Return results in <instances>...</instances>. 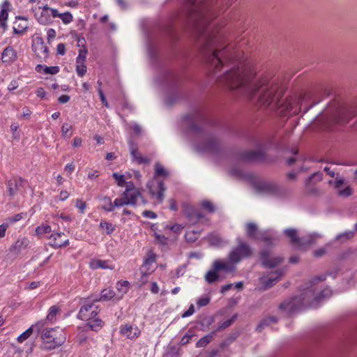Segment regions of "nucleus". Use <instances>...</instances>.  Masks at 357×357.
<instances>
[{
  "mask_svg": "<svg viewBox=\"0 0 357 357\" xmlns=\"http://www.w3.org/2000/svg\"><path fill=\"white\" fill-rule=\"evenodd\" d=\"M129 285V282L126 280L124 281H119L117 282V289L123 293H126L128 289V287Z\"/></svg>",
  "mask_w": 357,
  "mask_h": 357,
  "instance_id": "51",
  "label": "nucleus"
},
{
  "mask_svg": "<svg viewBox=\"0 0 357 357\" xmlns=\"http://www.w3.org/2000/svg\"><path fill=\"white\" fill-rule=\"evenodd\" d=\"M75 207L79 210L80 213L83 214L84 213V210L86 207V202L80 199H76Z\"/></svg>",
  "mask_w": 357,
  "mask_h": 357,
  "instance_id": "49",
  "label": "nucleus"
},
{
  "mask_svg": "<svg viewBox=\"0 0 357 357\" xmlns=\"http://www.w3.org/2000/svg\"><path fill=\"white\" fill-rule=\"evenodd\" d=\"M32 50L39 58L45 59L47 56L48 47L46 46L41 37H36L33 40Z\"/></svg>",
  "mask_w": 357,
  "mask_h": 357,
  "instance_id": "12",
  "label": "nucleus"
},
{
  "mask_svg": "<svg viewBox=\"0 0 357 357\" xmlns=\"http://www.w3.org/2000/svg\"><path fill=\"white\" fill-rule=\"evenodd\" d=\"M193 336H195L194 333L192 331H189L187 333H185V335L182 337L180 341V344L185 345L189 343Z\"/></svg>",
  "mask_w": 357,
  "mask_h": 357,
  "instance_id": "46",
  "label": "nucleus"
},
{
  "mask_svg": "<svg viewBox=\"0 0 357 357\" xmlns=\"http://www.w3.org/2000/svg\"><path fill=\"white\" fill-rule=\"evenodd\" d=\"M100 226L102 229H105V230H106V231H107V234H112V233L114 231V225H113L112 223H110V222H105V221L103 222V221H102V222L100 223Z\"/></svg>",
  "mask_w": 357,
  "mask_h": 357,
  "instance_id": "45",
  "label": "nucleus"
},
{
  "mask_svg": "<svg viewBox=\"0 0 357 357\" xmlns=\"http://www.w3.org/2000/svg\"><path fill=\"white\" fill-rule=\"evenodd\" d=\"M100 200L104 202V204L102 206V208L104 211L107 212H112L114 210V203L112 202V200L109 197H102L100 198Z\"/></svg>",
  "mask_w": 357,
  "mask_h": 357,
  "instance_id": "37",
  "label": "nucleus"
},
{
  "mask_svg": "<svg viewBox=\"0 0 357 357\" xmlns=\"http://www.w3.org/2000/svg\"><path fill=\"white\" fill-rule=\"evenodd\" d=\"M260 260L264 268H272L282 263L284 259L280 257H270L269 251L263 250L260 252Z\"/></svg>",
  "mask_w": 357,
  "mask_h": 357,
  "instance_id": "10",
  "label": "nucleus"
},
{
  "mask_svg": "<svg viewBox=\"0 0 357 357\" xmlns=\"http://www.w3.org/2000/svg\"><path fill=\"white\" fill-rule=\"evenodd\" d=\"M284 270L279 269L275 271L273 273V275L268 278H266L264 276L260 278L259 280L264 286L262 289L266 290L267 289L272 287L278 281V280L284 275Z\"/></svg>",
  "mask_w": 357,
  "mask_h": 357,
  "instance_id": "17",
  "label": "nucleus"
},
{
  "mask_svg": "<svg viewBox=\"0 0 357 357\" xmlns=\"http://www.w3.org/2000/svg\"><path fill=\"white\" fill-rule=\"evenodd\" d=\"M32 10L36 20L42 25L50 24L52 22V18H56L57 15V10L50 8L47 4L34 7Z\"/></svg>",
  "mask_w": 357,
  "mask_h": 357,
  "instance_id": "5",
  "label": "nucleus"
},
{
  "mask_svg": "<svg viewBox=\"0 0 357 357\" xmlns=\"http://www.w3.org/2000/svg\"><path fill=\"white\" fill-rule=\"evenodd\" d=\"M89 266L91 268L95 270L98 268L102 269H114V265L111 264L109 260H101V259H93L90 264Z\"/></svg>",
  "mask_w": 357,
  "mask_h": 357,
  "instance_id": "25",
  "label": "nucleus"
},
{
  "mask_svg": "<svg viewBox=\"0 0 357 357\" xmlns=\"http://www.w3.org/2000/svg\"><path fill=\"white\" fill-rule=\"evenodd\" d=\"M29 240L22 238L17 240L10 248V251L14 253H19L22 250L25 249L29 245Z\"/></svg>",
  "mask_w": 357,
  "mask_h": 357,
  "instance_id": "27",
  "label": "nucleus"
},
{
  "mask_svg": "<svg viewBox=\"0 0 357 357\" xmlns=\"http://www.w3.org/2000/svg\"><path fill=\"white\" fill-rule=\"evenodd\" d=\"M125 195H128V205L135 206L139 199L142 200V204H145L146 203L139 189L134 188H130V185H127L125 190Z\"/></svg>",
  "mask_w": 357,
  "mask_h": 357,
  "instance_id": "15",
  "label": "nucleus"
},
{
  "mask_svg": "<svg viewBox=\"0 0 357 357\" xmlns=\"http://www.w3.org/2000/svg\"><path fill=\"white\" fill-rule=\"evenodd\" d=\"M56 17H59L63 24H69L73 20V15L70 12H65L63 13H59L57 10Z\"/></svg>",
  "mask_w": 357,
  "mask_h": 357,
  "instance_id": "41",
  "label": "nucleus"
},
{
  "mask_svg": "<svg viewBox=\"0 0 357 357\" xmlns=\"http://www.w3.org/2000/svg\"><path fill=\"white\" fill-rule=\"evenodd\" d=\"M213 268L216 271L223 270L227 273L233 272L235 270L233 264H231L229 261L225 262L220 260H216L213 262Z\"/></svg>",
  "mask_w": 357,
  "mask_h": 357,
  "instance_id": "26",
  "label": "nucleus"
},
{
  "mask_svg": "<svg viewBox=\"0 0 357 357\" xmlns=\"http://www.w3.org/2000/svg\"><path fill=\"white\" fill-rule=\"evenodd\" d=\"M98 94H99V96H100V100L102 102V103L106 107H109V103L106 99V97L102 90V89L99 88L98 89Z\"/></svg>",
  "mask_w": 357,
  "mask_h": 357,
  "instance_id": "56",
  "label": "nucleus"
},
{
  "mask_svg": "<svg viewBox=\"0 0 357 357\" xmlns=\"http://www.w3.org/2000/svg\"><path fill=\"white\" fill-rule=\"evenodd\" d=\"M314 178H317V181H321L322 178L321 174L319 172H315L312 174L310 177H308L307 180V184L309 185L310 182Z\"/></svg>",
  "mask_w": 357,
  "mask_h": 357,
  "instance_id": "62",
  "label": "nucleus"
},
{
  "mask_svg": "<svg viewBox=\"0 0 357 357\" xmlns=\"http://www.w3.org/2000/svg\"><path fill=\"white\" fill-rule=\"evenodd\" d=\"M258 240L262 241L268 246H272L277 243L278 238L274 236L268 234L266 231H262Z\"/></svg>",
  "mask_w": 357,
  "mask_h": 357,
  "instance_id": "29",
  "label": "nucleus"
},
{
  "mask_svg": "<svg viewBox=\"0 0 357 357\" xmlns=\"http://www.w3.org/2000/svg\"><path fill=\"white\" fill-rule=\"evenodd\" d=\"M41 326H43V324L40 323V322L37 323L35 325L31 326L26 331H25L20 335L18 336V337H17L18 342H24L31 335L34 328H38L39 329Z\"/></svg>",
  "mask_w": 357,
  "mask_h": 357,
  "instance_id": "32",
  "label": "nucleus"
},
{
  "mask_svg": "<svg viewBox=\"0 0 357 357\" xmlns=\"http://www.w3.org/2000/svg\"><path fill=\"white\" fill-rule=\"evenodd\" d=\"M142 215L144 218H150V219H155L157 218V214L152 211H147V210L144 211L142 212Z\"/></svg>",
  "mask_w": 357,
  "mask_h": 357,
  "instance_id": "57",
  "label": "nucleus"
},
{
  "mask_svg": "<svg viewBox=\"0 0 357 357\" xmlns=\"http://www.w3.org/2000/svg\"><path fill=\"white\" fill-rule=\"evenodd\" d=\"M345 180L343 177L337 176L334 181V187L336 189L340 188L344 184Z\"/></svg>",
  "mask_w": 357,
  "mask_h": 357,
  "instance_id": "55",
  "label": "nucleus"
},
{
  "mask_svg": "<svg viewBox=\"0 0 357 357\" xmlns=\"http://www.w3.org/2000/svg\"><path fill=\"white\" fill-rule=\"evenodd\" d=\"M41 337L46 347L49 349H55L61 346L66 340V336L59 328L45 329L43 331Z\"/></svg>",
  "mask_w": 357,
  "mask_h": 357,
  "instance_id": "4",
  "label": "nucleus"
},
{
  "mask_svg": "<svg viewBox=\"0 0 357 357\" xmlns=\"http://www.w3.org/2000/svg\"><path fill=\"white\" fill-rule=\"evenodd\" d=\"M24 183L25 181L20 176H15L9 179L6 182L8 195L10 197L15 196L20 188L23 187Z\"/></svg>",
  "mask_w": 357,
  "mask_h": 357,
  "instance_id": "13",
  "label": "nucleus"
},
{
  "mask_svg": "<svg viewBox=\"0 0 357 357\" xmlns=\"http://www.w3.org/2000/svg\"><path fill=\"white\" fill-rule=\"evenodd\" d=\"M199 231L195 230H188L186 231L185 238L188 242L193 243L199 237Z\"/></svg>",
  "mask_w": 357,
  "mask_h": 357,
  "instance_id": "39",
  "label": "nucleus"
},
{
  "mask_svg": "<svg viewBox=\"0 0 357 357\" xmlns=\"http://www.w3.org/2000/svg\"><path fill=\"white\" fill-rule=\"evenodd\" d=\"M167 227L175 233H179L181 231V229L183 228V227L179 224H175L172 226Z\"/></svg>",
  "mask_w": 357,
  "mask_h": 357,
  "instance_id": "63",
  "label": "nucleus"
},
{
  "mask_svg": "<svg viewBox=\"0 0 357 357\" xmlns=\"http://www.w3.org/2000/svg\"><path fill=\"white\" fill-rule=\"evenodd\" d=\"M36 234H49L52 231L51 227L47 224H42L36 228Z\"/></svg>",
  "mask_w": 357,
  "mask_h": 357,
  "instance_id": "42",
  "label": "nucleus"
},
{
  "mask_svg": "<svg viewBox=\"0 0 357 357\" xmlns=\"http://www.w3.org/2000/svg\"><path fill=\"white\" fill-rule=\"evenodd\" d=\"M338 195L343 197H348L352 195V189L350 186H347L344 189L339 190Z\"/></svg>",
  "mask_w": 357,
  "mask_h": 357,
  "instance_id": "47",
  "label": "nucleus"
},
{
  "mask_svg": "<svg viewBox=\"0 0 357 357\" xmlns=\"http://www.w3.org/2000/svg\"><path fill=\"white\" fill-rule=\"evenodd\" d=\"M277 321V318L274 316L267 317L260 321V323L257 326L256 330L258 332H261L265 326H268L271 323H275Z\"/></svg>",
  "mask_w": 357,
  "mask_h": 357,
  "instance_id": "36",
  "label": "nucleus"
},
{
  "mask_svg": "<svg viewBox=\"0 0 357 357\" xmlns=\"http://www.w3.org/2000/svg\"><path fill=\"white\" fill-rule=\"evenodd\" d=\"M59 66H46L38 64L36 67V70L40 73L56 75L59 72Z\"/></svg>",
  "mask_w": 357,
  "mask_h": 357,
  "instance_id": "28",
  "label": "nucleus"
},
{
  "mask_svg": "<svg viewBox=\"0 0 357 357\" xmlns=\"http://www.w3.org/2000/svg\"><path fill=\"white\" fill-rule=\"evenodd\" d=\"M331 295L332 291L328 288H325L317 293L314 289L307 288L305 294L299 297H295L290 301H284L280 305L279 307L291 314L303 307L312 305L314 302H318L323 298H329Z\"/></svg>",
  "mask_w": 357,
  "mask_h": 357,
  "instance_id": "2",
  "label": "nucleus"
},
{
  "mask_svg": "<svg viewBox=\"0 0 357 357\" xmlns=\"http://www.w3.org/2000/svg\"><path fill=\"white\" fill-rule=\"evenodd\" d=\"M354 116V112L348 109H340L335 118V121L341 124L347 123Z\"/></svg>",
  "mask_w": 357,
  "mask_h": 357,
  "instance_id": "21",
  "label": "nucleus"
},
{
  "mask_svg": "<svg viewBox=\"0 0 357 357\" xmlns=\"http://www.w3.org/2000/svg\"><path fill=\"white\" fill-rule=\"evenodd\" d=\"M195 312V307H194V305L193 304H191L188 308V310H186L185 312H184L182 314H181V317L182 318H185V317H190L191 315H192Z\"/></svg>",
  "mask_w": 357,
  "mask_h": 357,
  "instance_id": "58",
  "label": "nucleus"
},
{
  "mask_svg": "<svg viewBox=\"0 0 357 357\" xmlns=\"http://www.w3.org/2000/svg\"><path fill=\"white\" fill-rule=\"evenodd\" d=\"M50 245L54 248H59L67 246L69 244V240L64 232H56L50 236Z\"/></svg>",
  "mask_w": 357,
  "mask_h": 357,
  "instance_id": "11",
  "label": "nucleus"
},
{
  "mask_svg": "<svg viewBox=\"0 0 357 357\" xmlns=\"http://www.w3.org/2000/svg\"><path fill=\"white\" fill-rule=\"evenodd\" d=\"M72 135V126L68 123H64L61 126V136L63 138L69 139Z\"/></svg>",
  "mask_w": 357,
  "mask_h": 357,
  "instance_id": "38",
  "label": "nucleus"
},
{
  "mask_svg": "<svg viewBox=\"0 0 357 357\" xmlns=\"http://www.w3.org/2000/svg\"><path fill=\"white\" fill-rule=\"evenodd\" d=\"M169 354L172 357H180L181 354L179 353V350L176 349L175 347H172L171 348V351L169 352Z\"/></svg>",
  "mask_w": 357,
  "mask_h": 357,
  "instance_id": "64",
  "label": "nucleus"
},
{
  "mask_svg": "<svg viewBox=\"0 0 357 357\" xmlns=\"http://www.w3.org/2000/svg\"><path fill=\"white\" fill-rule=\"evenodd\" d=\"M211 298L209 296H204L202 298H199L197 301V304L199 307H204L206 306L210 303Z\"/></svg>",
  "mask_w": 357,
  "mask_h": 357,
  "instance_id": "52",
  "label": "nucleus"
},
{
  "mask_svg": "<svg viewBox=\"0 0 357 357\" xmlns=\"http://www.w3.org/2000/svg\"><path fill=\"white\" fill-rule=\"evenodd\" d=\"M245 233L248 238L252 240H258L262 231L259 230L258 225L255 222H248L245 226Z\"/></svg>",
  "mask_w": 357,
  "mask_h": 357,
  "instance_id": "22",
  "label": "nucleus"
},
{
  "mask_svg": "<svg viewBox=\"0 0 357 357\" xmlns=\"http://www.w3.org/2000/svg\"><path fill=\"white\" fill-rule=\"evenodd\" d=\"M150 194L155 197L159 202H162L164 199V193L166 190V187L162 181H159L157 186L155 188L152 185H149Z\"/></svg>",
  "mask_w": 357,
  "mask_h": 357,
  "instance_id": "19",
  "label": "nucleus"
},
{
  "mask_svg": "<svg viewBox=\"0 0 357 357\" xmlns=\"http://www.w3.org/2000/svg\"><path fill=\"white\" fill-rule=\"evenodd\" d=\"M195 149L199 152L215 153L220 150V144L216 139L207 136L203 142L196 144Z\"/></svg>",
  "mask_w": 357,
  "mask_h": 357,
  "instance_id": "7",
  "label": "nucleus"
},
{
  "mask_svg": "<svg viewBox=\"0 0 357 357\" xmlns=\"http://www.w3.org/2000/svg\"><path fill=\"white\" fill-rule=\"evenodd\" d=\"M284 233L289 238L290 243L294 246L301 247L311 243V241H307L304 238H299L296 229L294 228L286 229Z\"/></svg>",
  "mask_w": 357,
  "mask_h": 357,
  "instance_id": "14",
  "label": "nucleus"
},
{
  "mask_svg": "<svg viewBox=\"0 0 357 357\" xmlns=\"http://www.w3.org/2000/svg\"><path fill=\"white\" fill-rule=\"evenodd\" d=\"M215 334V331H213L211 333L206 335L205 336L200 338L196 343V347H205L208 344H209L212 341Z\"/></svg>",
  "mask_w": 357,
  "mask_h": 357,
  "instance_id": "30",
  "label": "nucleus"
},
{
  "mask_svg": "<svg viewBox=\"0 0 357 357\" xmlns=\"http://www.w3.org/2000/svg\"><path fill=\"white\" fill-rule=\"evenodd\" d=\"M354 236V231H347L337 236V239L344 238L346 240L351 239Z\"/></svg>",
  "mask_w": 357,
  "mask_h": 357,
  "instance_id": "50",
  "label": "nucleus"
},
{
  "mask_svg": "<svg viewBox=\"0 0 357 357\" xmlns=\"http://www.w3.org/2000/svg\"><path fill=\"white\" fill-rule=\"evenodd\" d=\"M22 218H23V213H17L12 217H9L8 218V221L10 223H14V222H16L20 220Z\"/></svg>",
  "mask_w": 357,
  "mask_h": 357,
  "instance_id": "59",
  "label": "nucleus"
},
{
  "mask_svg": "<svg viewBox=\"0 0 357 357\" xmlns=\"http://www.w3.org/2000/svg\"><path fill=\"white\" fill-rule=\"evenodd\" d=\"M236 317L237 315L235 314L234 315L231 319H229L225 321H223L222 323H221L217 328L216 331H215V332L217 331H220L222 329H225L227 327H229V326H231L232 324V323H234V321H235V319H236Z\"/></svg>",
  "mask_w": 357,
  "mask_h": 357,
  "instance_id": "43",
  "label": "nucleus"
},
{
  "mask_svg": "<svg viewBox=\"0 0 357 357\" xmlns=\"http://www.w3.org/2000/svg\"><path fill=\"white\" fill-rule=\"evenodd\" d=\"M236 241L237 245L232 249L228 256L229 262L233 264L239 263L243 259L250 258L253 255L252 248L241 237H237Z\"/></svg>",
  "mask_w": 357,
  "mask_h": 357,
  "instance_id": "3",
  "label": "nucleus"
},
{
  "mask_svg": "<svg viewBox=\"0 0 357 357\" xmlns=\"http://www.w3.org/2000/svg\"><path fill=\"white\" fill-rule=\"evenodd\" d=\"M56 52L58 54L64 55L66 54V45L63 43H59L56 46Z\"/></svg>",
  "mask_w": 357,
  "mask_h": 357,
  "instance_id": "60",
  "label": "nucleus"
},
{
  "mask_svg": "<svg viewBox=\"0 0 357 357\" xmlns=\"http://www.w3.org/2000/svg\"><path fill=\"white\" fill-rule=\"evenodd\" d=\"M98 313L99 310L97 305L89 300H84L77 314V318L85 321L97 317Z\"/></svg>",
  "mask_w": 357,
  "mask_h": 357,
  "instance_id": "6",
  "label": "nucleus"
},
{
  "mask_svg": "<svg viewBox=\"0 0 357 357\" xmlns=\"http://www.w3.org/2000/svg\"><path fill=\"white\" fill-rule=\"evenodd\" d=\"M113 177L116 180L117 185L120 187L123 186L125 183L124 175L118 173H113Z\"/></svg>",
  "mask_w": 357,
  "mask_h": 357,
  "instance_id": "48",
  "label": "nucleus"
},
{
  "mask_svg": "<svg viewBox=\"0 0 357 357\" xmlns=\"http://www.w3.org/2000/svg\"><path fill=\"white\" fill-rule=\"evenodd\" d=\"M255 188L259 192L274 196H282L284 193V190L274 182H259L256 184Z\"/></svg>",
  "mask_w": 357,
  "mask_h": 357,
  "instance_id": "8",
  "label": "nucleus"
},
{
  "mask_svg": "<svg viewBox=\"0 0 357 357\" xmlns=\"http://www.w3.org/2000/svg\"><path fill=\"white\" fill-rule=\"evenodd\" d=\"M185 1L191 6L190 17L206 62L217 71L227 68L218 77L220 83L247 96L259 108L277 109L280 115H285L287 112L297 114L301 110L303 98L282 99L284 87L278 77L264 75L255 80L256 70L254 68L238 63L242 51L235 44L227 43L221 33L208 27L215 10L220 6L222 10L227 8L231 4L230 0H218L215 8L208 4L195 5L197 0Z\"/></svg>",
  "mask_w": 357,
  "mask_h": 357,
  "instance_id": "1",
  "label": "nucleus"
},
{
  "mask_svg": "<svg viewBox=\"0 0 357 357\" xmlns=\"http://www.w3.org/2000/svg\"><path fill=\"white\" fill-rule=\"evenodd\" d=\"M202 206L208 211L211 213H213L215 211V207L213 204L210 201H204L202 202Z\"/></svg>",
  "mask_w": 357,
  "mask_h": 357,
  "instance_id": "53",
  "label": "nucleus"
},
{
  "mask_svg": "<svg viewBox=\"0 0 357 357\" xmlns=\"http://www.w3.org/2000/svg\"><path fill=\"white\" fill-rule=\"evenodd\" d=\"M0 12V26L4 30L7 28L6 21L8 16V10L10 8V3L8 0H5L1 4Z\"/></svg>",
  "mask_w": 357,
  "mask_h": 357,
  "instance_id": "24",
  "label": "nucleus"
},
{
  "mask_svg": "<svg viewBox=\"0 0 357 357\" xmlns=\"http://www.w3.org/2000/svg\"><path fill=\"white\" fill-rule=\"evenodd\" d=\"M204 278L209 284L217 282L220 280L219 271L213 268V270L209 271L206 273Z\"/></svg>",
  "mask_w": 357,
  "mask_h": 357,
  "instance_id": "35",
  "label": "nucleus"
},
{
  "mask_svg": "<svg viewBox=\"0 0 357 357\" xmlns=\"http://www.w3.org/2000/svg\"><path fill=\"white\" fill-rule=\"evenodd\" d=\"M120 333L129 339H136L140 335L141 331L137 327L133 328L130 324H125L121 326Z\"/></svg>",
  "mask_w": 357,
  "mask_h": 357,
  "instance_id": "20",
  "label": "nucleus"
},
{
  "mask_svg": "<svg viewBox=\"0 0 357 357\" xmlns=\"http://www.w3.org/2000/svg\"><path fill=\"white\" fill-rule=\"evenodd\" d=\"M17 59V52L11 46L6 47L1 54V60L3 63L10 64Z\"/></svg>",
  "mask_w": 357,
  "mask_h": 357,
  "instance_id": "23",
  "label": "nucleus"
},
{
  "mask_svg": "<svg viewBox=\"0 0 357 357\" xmlns=\"http://www.w3.org/2000/svg\"><path fill=\"white\" fill-rule=\"evenodd\" d=\"M241 158L245 162H264L266 160L265 151L263 148H259L257 150L244 151L241 153Z\"/></svg>",
  "mask_w": 357,
  "mask_h": 357,
  "instance_id": "9",
  "label": "nucleus"
},
{
  "mask_svg": "<svg viewBox=\"0 0 357 357\" xmlns=\"http://www.w3.org/2000/svg\"><path fill=\"white\" fill-rule=\"evenodd\" d=\"M129 149L133 160L138 164H149L151 160L142 155L139 151L137 146L133 142H129Z\"/></svg>",
  "mask_w": 357,
  "mask_h": 357,
  "instance_id": "18",
  "label": "nucleus"
},
{
  "mask_svg": "<svg viewBox=\"0 0 357 357\" xmlns=\"http://www.w3.org/2000/svg\"><path fill=\"white\" fill-rule=\"evenodd\" d=\"M326 279V276L325 275H320V276H316L315 278H314L313 279H312L310 281V288L312 287V286L317 282H319V281H324Z\"/></svg>",
  "mask_w": 357,
  "mask_h": 357,
  "instance_id": "61",
  "label": "nucleus"
},
{
  "mask_svg": "<svg viewBox=\"0 0 357 357\" xmlns=\"http://www.w3.org/2000/svg\"><path fill=\"white\" fill-rule=\"evenodd\" d=\"M115 296V292L113 291V289L110 288H106L102 290L100 293V298L99 299H94L93 302H97L100 300L103 301H109L114 298Z\"/></svg>",
  "mask_w": 357,
  "mask_h": 357,
  "instance_id": "34",
  "label": "nucleus"
},
{
  "mask_svg": "<svg viewBox=\"0 0 357 357\" xmlns=\"http://www.w3.org/2000/svg\"><path fill=\"white\" fill-rule=\"evenodd\" d=\"M155 176L167 177L169 176V172L161 164L156 162L155 164Z\"/></svg>",
  "mask_w": 357,
  "mask_h": 357,
  "instance_id": "40",
  "label": "nucleus"
},
{
  "mask_svg": "<svg viewBox=\"0 0 357 357\" xmlns=\"http://www.w3.org/2000/svg\"><path fill=\"white\" fill-rule=\"evenodd\" d=\"M231 174L236 177H238V178H244V179H247L249 181H251L252 182L255 179V176L251 174H248V173H245L243 172L242 170L239 169H234L231 171Z\"/></svg>",
  "mask_w": 357,
  "mask_h": 357,
  "instance_id": "33",
  "label": "nucleus"
},
{
  "mask_svg": "<svg viewBox=\"0 0 357 357\" xmlns=\"http://www.w3.org/2000/svg\"><path fill=\"white\" fill-rule=\"evenodd\" d=\"M87 50L86 49L79 50L78 56L76 58V72L79 77H83L86 73V66L85 61Z\"/></svg>",
  "mask_w": 357,
  "mask_h": 357,
  "instance_id": "16",
  "label": "nucleus"
},
{
  "mask_svg": "<svg viewBox=\"0 0 357 357\" xmlns=\"http://www.w3.org/2000/svg\"><path fill=\"white\" fill-rule=\"evenodd\" d=\"M155 261V256L154 255H149L147 258L144 261L142 268H145L149 264L154 263Z\"/></svg>",
  "mask_w": 357,
  "mask_h": 357,
  "instance_id": "54",
  "label": "nucleus"
},
{
  "mask_svg": "<svg viewBox=\"0 0 357 357\" xmlns=\"http://www.w3.org/2000/svg\"><path fill=\"white\" fill-rule=\"evenodd\" d=\"M59 312V307L56 305L52 306L49 312L47 315V319L49 321H52L55 319L56 315L57 312Z\"/></svg>",
  "mask_w": 357,
  "mask_h": 357,
  "instance_id": "44",
  "label": "nucleus"
},
{
  "mask_svg": "<svg viewBox=\"0 0 357 357\" xmlns=\"http://www.w3.org/2000/svg\"><path fill=\"white\" fill-rule=\"evenodd\" d=\"M88 326L93 331H97L103 326L102 321L97 317L86 320Z\"/></svg>",
  "mask_w": 357,
  "mask_h": 357,
  "instance_id": "31",
  "label": "nucleus"
}]
</instances>
